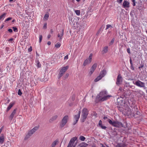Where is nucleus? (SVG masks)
I'll list each match as a JSON object with an SVG mask.
<instances>
[{
    "label": "nucleus",
    "instance_id": "1",
    "mask_svg": "<svg viewBox=\"0 0 147 147\" xmlns=\"http://www.w3.org/2000/svg\"><path fill=\"white\" fill-rule=\"evenodd\" d=\"M112 96L111 95H107V92L106 91H103L101 92L97 96L96 98V102L104 101L109 99Z\"/></svg>",
    "mask_w": 147,
    "mask_h": 147
},
{
    "label": "nucleus",
    "instance_id": "2",
    "mask_svg": "<svg viewBox=\"0 0 147 147\" xmlns=\"http://www.w3.org/2000/svg\"><path fill=\"white\" fill-rule=\"evenodd\" d=\"M103 119L105 120L107 119V121L109 122L110 124L112 126L117 127H123V124L122 123L117 121H112L111 119L108 118V117L105 116Z\"/></svg>",
    "mask_w": 147,
    "mask_h": 147
},
{
    "label": "nucleus",
    "instance_id": "3",
    "mask_svg": "<svg viewBox=\"0 0 147 147\" xmlns=\"http://www.w3.org/2000/svg\"><path fill=\"white\" fill-rule=\"evenodd\" d=\"M88 114V111L86 108H84L82 111L81 117L80 119L82 122H84L87 118V116Z\"/></svg>",
    "mask_w": 147,
    "mask_h": 147
},
{
    "label": "nucleus",
    "instance_id": "4",
    "mask_svg": "<svg viewBox=\"0 0 147 147\" xmlns=\"http://www.w3.org/2000/svg\"><path fill=\"white\" fill-rule=\"evenodd\" d=\"M106 74V71L105 70H103L101 71L100 73L99 76H98L94 80V82H96L100 80H101L103 77H104Z\"/></svg>",
    "mask_w": 147,
    "mask_h": 147
},
{
    "label": "nucleus",
    "instance_id": "5",
    "mask_svg": "<svg viewBox=\"0 0 147 147\" xmlns=\"http://www.w3.org/2000/svg\"><path fill=\"white\" fill-rule=\"evenodd\" d=\"M133 83L134 84L139 87L144 88V89L146 88L145 83L139 80H138L135 82L133 81Z\"/></svg>",
    "mask_w": 147,
    "mask_h": 147
},
{
    "label": "nucleus",
    "instance_id": "6",
    "mask_svg": "<svg viewBox=\"0 0 147 147\" xmlns=\"http://www.w3.org/2000/svg\"><path fill=\"white\" fill-rule=\"evenodd\" d=\"M68 67L66 66L63 67L60 70L58 75V78H60L68 69Z\"/></svg>",
    "mask_w": 147,
    "mask_h": 147
},
{
    "label": "nucleus",
    "instance_id": "7",
    "mask_svg": "<svg viewBox=\"0 0 147 147\" xmlns=\"http://www.w3.org/2000/svg\"><path fill=\"white\" fill-rule=\"evenodd\" d=\"M123 81V78L121 74H119L116 80V84L117 86H119L121 85Z\"/></svg>",
    "mask_w": 147,
    "mask_h": 147
},
{
    "label": "nucleus",
    "instance_id": "8",
    "mask_svg": "<svg viewBox=\"0 0 147 147\" xmlns=\"http://www.w3.org/2000/svg\"><path fill=\"white\" fill-rule=\"evenodd\" d=\"M68 119V116L67 115H66L63 117L61 123V127H63L65 125Z\"/></svg>",
    "mask_w": 147,
    "mask_h": 147
},
{
    "label": "nucleus",
    "instance_id": "9",
    "mask_svg": "<svg viewBox=\"0 0 147 147\" xmlns=\"http://www.w3.org/2000/svg\"><path fill=\"white\" fill-rule=\"evenodd\" d=\"M92 54L91 53L90 54L89 57L88 59H86L84 61L83 63L84 66H85L88 64L90 63L91 61L92 57Z\"/></svg>",
    "mask_w": 147,
    "mask_h": 147
},
{
    "label": "nucleus",
    "instance_id": "10",
    "mask_svg": "<svg viewBox=\"0 0 147 147\" xmlns=\"http://www.w3.org/2000/svg\"><path fill=\"white\" fill-rule=\"evenodd\" d=\"M125 113L126 115L130 117H132L134 115V113L132 112L131 109H127L126 110Z\"/></svg>",
    "mask_w": 147,
    "mask_h": 147
},
{
    "label": "nucleus",
    "instance_id": "11",
    "mask_svg": "<svg viewBox=\"0 0 147 147\" xmlns=\"http://www.w3.org/2000/svg\"><path fill=\"white\" fill-rule=\"evenodd\" d=\"M122 7L125 9H126V8H129L130 7V3L129 2L126 0H124L122 4Z\"/></svg>",
    "mask_w": 147,
    "mask_h": 147
},
{
    "label": "nucleus",
    "instance_id": "12",
    "mask_svg": "<svg viewBox=\"0 0 147 147\" xmlns=\"http://www.w3.org/2000/svg\"><path fill=\"white\" fill-rule=\"evenodd\" d=\"M97 66V64L96 63H95L92 65L90 69V71L89 72L90 75H91L93 73L95 69Z\"/></svg>",
    "mask_w": 147,
    "mask_h": 147
},
{
    "label": "nucleus",
    "instance_id": "13",
    "mask_svg": "<svg viewBox=\"0 0 147 147\" xmlns=\"http://www.w3.org/2000/svg\"><path fill=\"white\" fill-rule=\"evenodd\" d=\"M17 108H16L14 109L11 115H10V116L9 117V119L11 120L13 117H14V115L16 114V112L17 111Z\"/></svg>",
    "mask_w": 147,
    "mask_h": 147
},
{
    "label": "nucleus",
    "instance_id": "14",
    "mask_svg": "<svg viewBox=\"0 0 147 147\" xmlns=\"http://www.w3.org/2000/svg\"><path fill=\"white\" fill-rule=\"evenodd\" d=\"M38 126L35 127L33 128L29 131L28 132L29 133V134H30L32 136L34 133L38 129Z\"/></svg>",
    "mask_w": 147,
    "mask_h": 147
},
{
    "label": "nucleus",
    "instance_id": "15",
    "mask_svg": "<svg viewBox=\"0 0 147 147\" xmlns=\"http://www.w3.org/2000/svg\"><path fill=\"white\" fill-rule=\"evenodd\" d=\"M80 113L81 111L80 110H79L78 111V114L77 115H75L74 116V120H78L80 117Z\"/></svg>",
    "mask_w": 147,
    "mask_h": 147
},
{
    "label": "nucleus",
    "instance_id": "16",
    "mask_svg": "<svg viewBox=\"0 0 147 147\" xmlns=\"http://www.w3.org/2000/svg\"><path fill=\"white\" fill-rule=\"evenodd\" d=\"M127 145L125 142L123 143H118L116 146V147H125Z\"/></svg>",
    "mask_w": 147,
    "mask_h": 147
},
{
    "label": "nucleus",
    "instance_id": "17",
    "mask_svg": "<svg viewBox=\"0 0 147 147\" xmlns=\"http://www.w3.org/2000/svg\"><path fill=\"white\" fill-rule=\"evenodd\" d=\"M58 117L57 115H55L52 117L49 120V122L50 123H52L53 121L55 120Z\"/></svg>",
    "mask_w": 147,
    "mask_h": 147
},
{
    "label": "nucleus",
    "instance_id": "18",
    "mask_svg": "<svg viewBox=\"0 0 147 147\" xmlns=\"http://www.w3.org/2000/svg\"><path fill=\"white\" fill-rule=\"evenodd\" d=\"M98 125L99 127H100L102 129H105L107 128V127L106 126L102 125V121L101 120H99V121Z\"/></svg>",
    "mask_w": 147,
    "mask_h": 147
},
{
    "label": "nucleus",
    "instance_id": "19",
    "mask_svg": "<svg viewBox=\"0 0 147 147\" xmlns=\"http://www.w3.org/2000/svg\"><path fill=\"white\" fill-rule=\"evenodd\" d=\"M63 35V30H62L60 32V34L59 33L57 35V36L59 38V40H61L62 39V37Z\"/></svg>",
    "mask_w": 147,
    "mask_h": 147
},
{
    "label": "nucleus",
    "instance_id": "20",
    "mask_svg": "<svg viewBox=\"0 0 147 147\" xmlns=\"http://www.w3.org/2000/svg\"><path fill=\"white\" fill-rule=\"evenodd\" d=\"M59 142V140L58 139L54 141L51 144V147H55Z\"/></svg>",
    "mask_w": 147,
    "mask_h": 147
},
{
    "label": "nucleus",
    "instance_id": "21",
    "mask_svg": "<svg viewBox=\"0 0 147 147\" xmlns=\"http://www.w3.org/2000/svg\"><path fill=\"white\" fill-rule=\"evenodd\" d=\"M4 141V136L3 134H1L0 136V144H2Z\"/></svg>",
    "mask_w": 147,
    "mask_h": 147
},
{
    "label": "nucleus",
    "instance_id": "22",
    "mask_svg": "<svg viewBox=\"0 0 147 147\" xmlns=\"http://www.w3.org/2000/svg\"><path fill=\"white\" fill-rule=\"evenodd\" d=\"M77 138L76 137H74L71 139L69 144H70V145H72V144L74 143V142L77 139Z\"/></svg>",
    "mask_w": 147,
    "mask_h": 147
},
{
    "label": "nucleus",
    "instance_id": "23",
    "mask_svg": "<svg viewBox=\"0 0 147 147\" xmlns=\"http://www.w3.org/2000/svg\"><path fill=\"white\" fill-rule=\"evenodd\" d=\"M15 103L14 102H11L10 103L9 106L7 107L6 111L7 112L14 105Z\"/></svg>",
    "mask_w": 147,
    "mask_h": 147
},
{
    "label": "nucleus",
    "instance_id": "24",
    "mask_svg": "<svg viewBox=\"0 0 147 147\" xmlns=\"http://www.w3.org/2000/svg\"><path fill=\"white\" fill-rule=\"evenodd\" d=\"M129 61L131 64L130 68L132 70L134 71V69L133 67V64L131 58L130 57Z\"/></svg>",
    "mask_w": 147,
    "mask_h": 147
},
{
    "label": "nucleus",
    "instance_id": "25",
    "mask_svg": "<svg viewBox=\"0 0 147 147\" xmlns=\"http://www.w3.org/2000/svg\"><path fill=\"white\" fill-rule=\"evenodd\" d=\"M35 62L36 63V66L38 68L40 67H41V65L38 59H36Z\"/></svg>",
    "mask_w": 147,
    "mask_h": 147
},
{
    "label": "nucleus",
    "instance_id": "26",
    "mask_svg": "<svg viewBox=\"0 0 147 147\" xmlns=\"http://www.w3.org/2000/svg\"><path fill=\"white\" fill-rule=\"evenodd\" d=\"M108 49V47L107 46H106L103 48L102 51L103 52V53H105L107 52Z\"/></svg>",
    "mask_w": 147,
    "mask_h": 147
},
{
    "label": "nucleus",
    "instance_id": "27",
    "mask_svg": "<svg viewBox=\"0 0 147 147\" xmlns=\"http://www.w3.org/2000/svg\"><path fill=\"white\" fill-rule=\"evenodd\" d=\"M88 145V144L85 142H84L82 143L81 146L80 147H86Z\"/></svg>",
    "mask_w": 147,
    "mask_h": 147
},
{
    "label": "nucleus",
    "instance_id": "28",
    "mask_svg": "<svg viewBox=\"0 0 147 147\" xmlns=\"http://www.w3.org/2000/svg\"><path fill=\"white\" fill-rule=\"evenodd\" d=\"M31 135L30 134H29V133L28 132V134H27L25 136L24 140H26L28 139L29 138H30V136H31Z\"/></svg>",
    "mask_w": 147,
    "mask_h": 147
},
{
    "label": "nucleus",
    "instance_id": "29",
    "mask_svg": "<svg viewBox=\"0 0 147 147\" xmlns=\"http://www.w3.org/2000/svg\"><path fill=\"white\" fill-rule=\"evenodd\" d=\"M49 14H45L44 17V19L46 20H47L49 18Z\"/></svg>",
    "mask_w": 147,
    "mask_h": 147
},
{
    "label": "nucleus",
    "instance_id": "30",
    "mask_svg": "<svg viewBox=\"0 0 147 147\" xmlns=\"http://www.w3.org/2000/svg\"><path fill=\"white\" fill-rule=\"evenodd\" d=\"M136 92L137 93L139 94H140L141 95H143L144 93L143 92L140 90H139L137 91H136Z\"/></svg>",
    "mask_w": 147,
    "mask_h": 147
},
{
    "label": "nucleus",
    "instance_id": "31",
    "mask_svg": "<svg viewBox=\"0 0 147 147\" xmlns=\"http://www.w3.org/2000/svg\"><path fill=\"white\" fill-rule=\"evenodd\" d=\"M6 15V13H3L2 15L0 16V20H3L4 18H5V15Z\"/></svg>",
    "mask_w": 147,
    "mask_h": 147
},
{
    "label": "nucleus",
    "instance_id": "32",
    "mask_svg": "<svg viewBox=\"0 0 147 147\" xmlns=\"http://www.w3.org/2000/svg\"><path fill=\"white\" fill-rule=\"evenodd\" d=\"M85 139V138L83 136H80V139L82 141H84Z\"/></svg>",
    "mask_w": 147,
    "mask_h": 147
},
{
    "label": "nucleus",
    "instance_id": "33",
    "mask_svg": "<svg viewBox=\"0 0 147 147\" xmlns=\"http://www.w3.org/2000/svg\"><path fill=\"white\" fill-rule=\"evenodd\" d=\"M75 12L76 14L78 16L80 15V11L79 10H76L75 11Z\"/></svg>",
    "mask_w": 147,
    "mask_h": 147
},
{
    "label": "nucleus",
    "instance_id": "34",
    "mask_svg": "<svg viewBox=\"0 0 147 147\" xmlns=\"http://www.w3.org/2000/svg\"><path fill=\"white\" fill-rule=\"evenodd\" d=\"M55 46L57 48H59L60 47L61 44L60 43L58 42L55 44Z\"/></svg>",
    "mask_w": 147,
    "mask_h": 147
},
{
    "label": "nucleus",
    "instance_id": "35",
    "mask_svg": "<svg viewBox=\"0 0 147 147\" xmlns=\"http://www.w3.org/2000/svg\"><path fill=\"white\" fill-rule=\"evenodd\" d=\"M115 40V38H113V39L111 40V41H110V42L109 43V45H112Z\"/></svg>",
    "mask_w": 147,
    "mask_h": 147
},
{
    "label": "nucleus",
    "instance_id": "36",
    "mask_svg": "<svg viewBox=\"0 0 147 147\" xmlns=\"http://www.w3.org/2000/svg\"><path fill=\"white\" fill-rule=\"evenodd\" d=\"M106 26H107V27H106V30H107L109 28L112 27V26L110 24H107Z\"/></svg>",
    "mask_w": 147,
    "mask_h": 147
},
{
    "label": "nucleus",
    "instance_id": "37",
    "mask_svg": "<svg viewBox=\"0 0 147 147\" xmlns=\"http://www.w3.org/2000/svg\"><path fill=\"white\" fill-rule=\"evenodd\" d=\"M13 31L15 32H17L18 31L17 28L15 27H12Z\"/></svg>",
    "mask_w": 147,
    "mask_h": 147
},
{
    "label": "nucleus",
    "instance_id": "38",
    "mask_svg": "<svg viewBox=\"0 0 147 147\" xmlns=\"http://www.w3.org/2000/svg\"><path fill=\"white\" fill-rule=\"evenodd\" d=\"M131 1L133 2L132 5L133 6H135L136 5V1L135 0H131Z\"/></svg>",
    "mask_w": 147,
    "mask_h": 147
},
{
    "label": "nucleus",
    "instance_id": "39",
    "mask_svg": "<svg viewBox=\"0 0 147 147\" xmlns=\"http://www.w3.org/2000/svg\"><path fill=\"white\" fill-rule=\"evenodd\" d=\"M42 39V36L41 35H39V43H40Z\"/></svg>",
    "mask_w": 147,
    "mask_h": 147
},
{
    "label": "nucleus",
    "instance_id": "40",
    "mask_svg": "<svg viewBox=\"0 0 147 147\" xmlns=\"http://www.w3.org/2000/svg\"><path fill=\"white\" fill-rule=\"evenodd\" d=\"M22 93L21 91V90L20 89H19L18 90V95H19L20 96H21L22 95Z\"/></svg>",
    "mask_w": 147,
    "mask_h": 147
},
{
    "label": "nucleus",
    "instance_id": "41",
    "mask_svg": "<svg viewBox=\"0 0 147 147\" xmlns=\"http://www.w3.org/2000/svg\"><path fill=\"white\" fill-rule=\"evenodd\" d=\"M12 19V18L9 17L7 18L5 21V22H6L8 21L11 20Z\"/></svg>",
    "mask_w": 147,
    "mask_h": 147
},
{
    "label": "nucleus",
    "instance_id": "42",
    "mask_svg": "<svg viewBox=\"0 0 147 147\" xmlns=\"http://www.w3.org/2000/svg\"><path fill=\"white\" fill-rule=\"evenodd\" d=\"M47 28V23H45L44 24V25L43 26V28L45 29H46Z\"/></svg>",
    "mask_w": 147,
    "mask_h": 147
},
{
    "label": "nucleus",
    "instance_id": "43",
    "mask_svg": "<svg viewBox=\"0 0 147 147\" xmlns=\"http://www.w3.org/2000/svg\"><path fill=\"white\" fill-rule=\"evenodd\" d=\"M32 51V47H30L28 49V51L30 52Z\"/></svg>",
    "mask_w": 147,
    "mask_h": 147
},
{
    "label": "nucleus",
    "instance_id": "44",
    "mask_svg": "<svg viewBox=\"0 0 147 147\" xmlns=\"http://www.w3.org/2000/svg\"><path fill=\"white\" fill-rule=\"evenodd\" d=\"M144 67V64H141L140 65V66L138 67V68L139 69H140L141 68H142Z\"/></svg>",
    "mask_w": 147,
    "mask_h": 147
},
{
    "label": "nucleus",
    "instance_id": "45",
    "mask_svg": "<svg viewBox=\"0 0 147 147\" xmlns=\"http://www.w3.org/2000/svg\"><path fill=\"white\" fill-rule=\"evenodd\" d=\"M101 28H100L98 30V32H97L96 34V35H98V34H99V33H100V31H101Z\"/></svg>",
    "mask_w": 147,
    "mask_h": 147
},
{
    "label": "nucleus",
    "instance_id": "46",
    "mask_svg": "<svg viewBox=\"0 0 147 147\" xmlns=\"http://www.w3.org/2000/svg\"><path fill=\"white\" fill-rule=\"evenodd\" d=\"M78 121V120H74V123H73V125H75L76 124V123Z\"/></svg>",
    "mask_w": 147,
    "mask_h": 147
},
{
    "label": "nucleus",
    "instance_id": "47",
    "mask_svg": "<svg viewBox=\"0 0 147 147\" xmlns=\"http://www.w3.org/2000/svg\"><path fill=\"white\" fill-rule=\"evenodd\" d=\"M123 0H117V2L119 3H122Z\"/></svg>",
    "mask_w": 147,
    "mask_h": 147
},
{
    "label": "nucleus",
    "instance_id": "48",
    "mask_svg": "<svg viewBox=\"0 0 147 147\" xmlns=\"http://www.w3.org/2000/svg\"><path fill=\"white\" fill-rule=\"evenodd\" d=\"M68 55H67L64 58V59L65 60V59H68Z\"/></svg>",
    "mask_w": 147,
    "mask_h": 147
},
{
    "label": "nucleus",
    "instance_id": "49",
    "mask_svg": "<svg viewBox=\"0 0 147 147\" xmlns=\"http://www.w3.org/2000/svg\"><path fill=\"white\" fill-rule=\"evenodd\" d=\"M130 49L129 48H128L127 49V53H129V54H130Z\"/></svg>",
    "mask_w": 147,
    "mask_h": 147
},
{
    "label": "nucleus",
    "instance_id": "50",
    "mask_svg": "<svg viewBox=\"0 0 147 147\" xmlns=\"http://www.w3.org/2000/svg\"><path fill=\"white\" fill-rule=\"evenodd\" d=\"M8 31L9 32H10V33L12 32V31H13L11 29V28H9V29H8Z\"/></svg>",
    "mask_w": 147,
    "mask_h": 147
},
{
    "label": "nucleus",
    "instance_id": "51",
    "mask_svg": "<svg viewBox=\"0 0 147 147\" xmlns=\"http://www.w3.org/2000/svg\"><path fill=\"white\" fill-rule=\"evenodd\" d=\"M71 145H70V144H69L67 147H72Z\"/></svg>",
    "mask_w": 147,
    "mask_h": 147
},
{
    "label": "nucleus",
    "instance_id": "52",
    "mask_svg": "<svg viewBox=\"0 0 147 147\" xmlns=\"http://www.w3.org/2000/svg\"><path fill=\"white\" fill-rule=\"evenodd\" d=\"M51 36V35H50V34H49L48 35V36H47V38H48V39H49V38H50Z\"/></svg>",
    "mask_w": 147,
    "mask_h": 147
},
{
    "label": "nucleus",
    "instance_id": "53",
    "mask_svg": "<svg viewBox=\"0 0 147 147\" xmlns=\"http://www.w3.org/2000/svg\"><path fill=\"white\" fill-rule=\"evenodd\" d=\"M140 112L138 111L136 112V114L137 115H139L140 114Z\"/></svg>",
    "mask_w": 147,
    "mask_h": 147
},
{
    "label": "nucleus",
    "instance_id": "54",
    "mask_svg": "<svg viewBox=\"0 0 147 147\" xmlns=\"http://www.w3.org/2000/svg\"><path fill=\"white\" fill-rule=\"evenodd\" d=\"M51 44V42L50 41H48L47 42V44L48 45H50Z\"/></svg>",
    "mask_w": 147,
    "mask_h": 147
},
{
    "label": "nucleus",
    "instance_id": "55",
    "mask_svg": "<svg viewBox=\"0 0 147 147\" xmlns=\"http://www.w3.org/2000/svg\"><path fill=\"white\" fill-rule=\"evenodd\" d=\"M38 79L40 81H42V80H41V78L40 77H39L38 78Z\"/></svg>",
    "mask_w": 147,
    "mask_h": 147
},
{
    "label": "nucleus",
    "instance_id": "56",
    "mask_svg": "<svg viewBox=\"0 0 147 147\" xmlns=\"http://www.w3.org/2000/svg\"><path fill=\"white\" fill-rule=\"evenodd\" d=\"M50 32L51 34H52L53 32V31L52 29H51L50 30Z\"/></svg>",
    "mask_w": 147,
    "mask_h": 147
},
{
    "label": "nucleus",
    "instance_id": "57",
    "mask_svg": "<svg viewBox=\"0 0 147 147\" xmlns=\"http://www.w3.org/2000/svg\"><path fill=\"white\" fill-rule=\"evenodd\" d=\"M13 38H11L9 40V41H12L13 40Z\"/></svg>",
    "mask_w": 147,
    "mask_h": 147
},
{
    "label": "nucleus",
    "instance_id": "58",
    "mask_svg": "<svg viewBox=\"0 0 147 147\" xmlns=\"http://www.w3.org/2000/svg\"><path fill=\"white\" fill-rule=\"evenodd\" d=\"M9 101H10V100H9V99H8V100H7V103H8L9 102Z\"/></svg>",
    "mask_w": 147,
    "mask_h": 147
},
{
    "label": "nucleus",
    "instance_id": "59",
    "mask_svg": "<svg viewBox=\"0 0 147 147\" xmlns=\"http://www.w3.org/2000/svg\"><path fill=\"white\" fill-rule=\"evenodd\" d=\"M78 2H79L80 1V0H76Z\"/></svg>",
    "mask_w": 147,
    "mask_h": 147
},
{
    "label": "nucleus",
    "instance_id": "60",
    "mask_svg": "<svg viewBox=\"0 0 147 147\" xmlns=\"http://www.w3.org/2000/svg\"><path fill=\"white\" fill-rule=\"evenodd\" d=\"M36 55H37L38 56H39V55L38 54V53H37V52L36 51Z\"/></svg>",
    "mask_w": 147,
    "mask_h": 147
},
{
    "label": "nucleus",
    "instance_id": "61",
    "mask_svg": "<svg viewBox=\"0 0 147 147\" xmlns=\"http://www.w3.org/2000/svg\"><path fill=\"white\" fill-rule=\"evenodd\" d=\"M15 21V20L14 19H13V20H12V22H13Z\"/></svg>",
    "mask_w": 147,
    "mask_h": 147
},
{
    "label": "nucleus",
    "instance_id": "62",
    "mask_svg": "<svg viewBox=\"0 0 147 147\" xmlns=\"http://www.w3.org/2000/svg\"><path fill=\"white\" fill-rule=\"evenodd\" d=\"M3 26H4L3 25H2V26L1 27V28H2L3 27Z\"/></svg>",
    "mask_w": 147,
    "mask_h": 147
},
{
    "label": "nucleus",
    "instance_id": "63",
    "mask_svg": "<svg viewBox=\"0 0 147 147\" xmlns=\"http://www.w3.org/2000/svg\"><path fill=\"white\" fill-rule=\"evenodd\" d=\"M68 76H69L68 74H67L66 75V77H67Z\"/></svg>",
    "mask_w": 147,
    "mask_h": 147
},
{
    "label": "nucleus",
    "instance_id": "64",
    "mask_svg": "<svg viewBox=\"0 0 147 147\" xmlns=\"http://www.w3.org/2000/svg\"><path fill=\"white\" fill-rule=\"evenodd\" d=\"M13 1V0H9V1L10 2H11Z\"/></svg>",
    "mask_w": 147,
    "mask_h": 147
}]
</instances>
